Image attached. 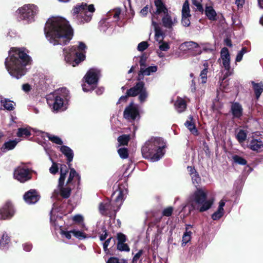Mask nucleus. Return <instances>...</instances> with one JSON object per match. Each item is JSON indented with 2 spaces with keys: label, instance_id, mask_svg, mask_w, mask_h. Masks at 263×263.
Wrapping results in <instances>:
<instances>
[{
  "label": "nucleus",
  "instance_id": "obj_1",
  "mask_svg": "<svg viewBox=\"0 0 263 263\" xmlns=\"http://www.w3.org/2000/svg\"><path fill=\"white\" fill-rule=\"evenodd\" d=\"M44 32L50 44L61 46L66 60V18L60 16L49 18L45 24Z\"/></svg>",
  "mask_w": 263,
  "mask_h": 263
},
{
  "label": "nucleus",
  "instance_id": "obj_2",
  "mask_svg": "<svg viewBox=\"0 0 263 263\" xmlns=\"http://www.w3.org/2000/svg\"><path fill=\"white\" fill-rule=\"evenodd\" d=\"M31 62L30 57L21 49L12 48L6 59L5 66L9 74L17 79L26 72L25 66Z\"/></svg>",
  "mask_w": 263,
  "mask_h": 263
},
{
  "label": "nucleus",
  "instance_id": "obj_3",
  "mask_svg": "<svg viewBox=\"0 0 263 263\" xmlns=\"http://www.w3.org/2000/svg\"><path fill=\"white\" fill-rule=\"evenodd\" d=\"M166 146V143L162 138L153 137L145 142L142 147L141 152L145 158L156 162L164 155Z\"/></svg>",
  "mask_w": 263,
  "mask_h": 263
},
{
  "label": "nucleus",
  "instance_id": "obj_4",
  "mask_svg": "<svg viewBox=\"0 0 263 263\" xmlns=\"http://www.w3.org/2000/svg\"><path fill=\"white\" fill-rule=\"evenodd\" d=\"M213 202V199H207V193L203 190L197 189L189 196L186 205L183 208L188 206L190 212L193 210L203 212L210 209Z\"/></svg>",
  "mask_w": 263,
  "mask_h": 263
},
{
  "label": "nucleus",
  "instance_id": "obj_5",
  "mask_svg": "<svg viewBox=\"0 0 263 263\" xmlns=\"http://www.w3.org/2000/svg\"><path fill=\"white\" fill-rule=\"evenodd\" d=\"M65 209L64 206H59L54 203L50 211V223L54 226L55 233L57 237L64 241L66 238L65 221L62 215H66Z\"/></svg>",
  "mask_w": 263,
  "mask_h": 263
},
{
  "label": "nucleus",
  "instance_id": "obj_6",
  "mask_svg": "<svg viewBox=\"0 0 263 263\" xmlns=\"http://www.w3.org/2000/svg\"><path fill=\"white\" fill-rule=\"evenodd\" d=\"M126 194V190H122L120 187L114 192V195H116L114 202L107 199L101 202L99 205V211L102 215H108L110 217H115L117 212L120 209L124 197Z\"/></svg>",
  "mask_w": 263,
  "mask_h": 263
},
{
  "label": "nucleus",
  "instance_id": "obj_7",
  "mask_svg": "<svg viewBox=\"0 0 263 263\" xmlns=\"http://www.w3.org/2000/svg\"><path fill=\"white\" fill-rule=\"evenodd\" d=\"M95 10L93 5H87L86 3H82L76 5L71 13L80 23L84 24L90 21Z\"/></svg>",
  "mask_w": 263,
  "mask_h": 263
},
{
  "label": "nucleus",
  "instance_id": "obj_8",
  "mask_svg": "<svg viewBox=\"0 0 263 263\" xmlns=\"http://www.w3.org/2000/svg\"><path fill=\"white\" fill-rule=\"evenodd\" d=\"M38 11V7L36 5L26 4L16 11V15L18 21H23L26 24H30L35 21L34 17Z\"/></svg>",
  "mask_w": 263,
  "mask_h": 263
},
{
  "label": "nucleus",
  "instance_id": "obj_9",
  "mask_svg": "<svg viewBox=\"0 0 263 263\" xmlns=\"http://www.w3.org/2000/svg\"><path fill=\"white\" fill-rule=\"evenodd\" d=\"M100 76V70L96 68L89 69L84 77V83L82 85L83 90L88 92L93 90L97 85Z\"/></svg>",
  "mask_w": 263,
  "mask_h": 263
},
{
  "label": "nucleus",
  "instance_id": "obj_10",
  "mask_svg": "<svg viewBox=\"0 0 263 263\" xmlns=\"http://www.w3.org/2000/svg\"><path fill=\"white\" fill-rule=\"evenodd\" d=\"M73 156L74 153L73 151L67 146V164L68 165L70 170L69 177L67 180V185L70 183L79 185L80 182V175L73 168L71 167V164L69 163L72 161Z\"/></svg>",
  "mask_w": 263,
  "mask_h": 263
},
{
  "label": "nucleus",
  "instance_id": "obj_11",
  "mask_svg": "<svg viewBox=\"0 0 263 263\" xmlns=\"http://www.w3.org/2000/svg\"><path fill=\"white\" fill-rule=\"evenodd\" d=\"M87 48L86 45L82 42L79 43L78 47L72 46L69 48V54L70 56L74 55L76 58L72 63V66L75 67L79 65L85 59V50Z\"/></svg>",
  "mask_w": 263,
  "mask_h": 263
},
{
  "label": "nucleus",
  "instance_id": "obj_12",
  "mask_svg": "<svg viewBox=\"0 0 263 263\" xmlns=\"http://www.w3.org/2000/svg\"><path fill=\"white\" fill-rule=\"evenodd\" d=\"M126 93L130 97L139 95L138 99L141 103L144 102L148 96L145 84L143 82L137 83L135 86L128 89Z\"/></svg>",
  "mask_w": 263,
  "mask_h": 263
},
{
  "label": "nucleus",
  "instance_id": "obj_13",
  "mask_svg": "<svg viewBox=\"0 0 263 263\" xmlns=\"http://www.w3.org/2000/svg\"><path fill=\"white\" fill-rule=\"evenodd\" d=\"M46 100L48 105L54 112L59 111L63 106V99L55 93L48 95Z\"/></svg>",
  "mask_w": 263,
  "mask_h": 263
},
{
  "label": "nucleus",
  "instance_id": "obj_14",
  "mask_svg": "<svg viewBox=\"0 0 263 263\" xmlns=\"http://www.w3.org/2000/svg\"><path fill=\"white\" fill-rule=\"evenodd\" d=\"M124 118L130 122H134L140 119V115L138 107L133 102L127 106L123 112Z\"/></svg>",
  "mask_w": 263,
  "mask_h": 263
},
{
  "label": "nucleus",
  "instance_id": "obj_15",
  "mask_svg": "<svg viewBox=\"0 0 263 263\" xmlns=\"http://www.w3.org/2000/svg\"><path fill=\"white\" fill-rule=\"evenodd\" d=\"M14 178L21 183L25 182L31 179L30 171L24 166H18L13 173Z\"/></svg>",
  "mask_w": 263,
  "mask_h": 263
},
{
  "label": "nucleus",
  "instance_id": "obj_16",
  "mask_svg": "<svg viewBox=\"0 0 263 263\" xmlns=\"http://www.w3.org/2000/svg\"><path fill=\"white\" fill-rule=\"evenodd\" d=\"M66 178V170H64L63 167L60 169V176L59 179L58 185L57 188L54 191L53 196L58 197L60 196L63 198H66V185H65V180Z\"/></svg>",
  "mask_w": 263,
  "mask_h": 263
},
{
  "label": "nucleus",
  "instance_id": "obj_17",
  "mask_svg": "<svg viewBox=\"0 0 263 263\" xmlns=\"http://www.w3.org/2000/svg\"><path fill=\"white\" fill-rule=\"evenodd\" d=\"M220 57L222 66L226 70L224 74V78H226L232 74L230 67V54L228 48L226 47L222 48L220 52Z\"/></svg>",
  "mask_w": 263,
  "mask_h": 263
},
{
  "label": "nucleus",
  "instance_id": "obj_18",
  "mask_svg": "<svg viewBox=\"0 0 263 263\" xmlns=\"http://www.w3.org/2000/svg\"><path fill=\"white\" fill-rule=\"evenodd\" d=\"M155 6L156 7V10L151 12L152 22L153 20H159L158 18L159 15L162 14L165 15L168 13V10L162 0L155 1Z\"/></svg>",
  "mask_w": 263,
  "mask_h": 263
},
{
  "label": "nucleus",
  "instance_id": "obj_19",
  "mask_svg": "<svg viewBox=\"0 0 263 263\" xmlns=\"http://www.w3.org/2000/svg\"><path fill=\"white\" fill-rule=\"evenodd\" d=\"M14 213L12 203L8 201L0 208V219H9L14 215Z\"/></svg>",
  "mask_w": 263,
  "mask_h": 263
},
{
  "label": "nucleus",
  "instance_id": "obj_20",
  "mask_svg": "<svg viewBox=\"0 0 263 263\" xmlns=\"http://www.w3.org/2000/svg\"><path fill=\"white\" fill-rule=\"evenodd\" d=\"M191 17L189 3L187 0L184 3L182 9V20L181 23L185 27L190 25V18Z\"/></svg>",
  "mask_w": 263,
  "mask_h": 263
},
{
  "label": "nucleus",
  "instance_id": "obj_21",
  "mask_svg": "<svg viewBox=\"0 0 263 263\" xmlns=\"http://www.w3.org/2000/svg\"><path fill=\"white\" fill-rule=\"evenodd\" d=\"M24 199L28 204H34L39 200L40 196L35 190L31 189L24 194Z\"/></svg>",
  "mask_w": 263,
  "mask_h": 263
},
{
  "label": "nucleus",
  "instance_id": "obj_22",
  "mask_svg": "<svg viewBox=\"0 0 263 263\" xmlns=\"http://www.w3.org/2000/svg\"><path fill=\"white\" fill-rule=\"evenodd\" d=\"M152 25L155 32V38L156 41L159 44L163 42L165 34L163 32L160 24L156 21L153 20Z\"/></svg>",
  "mask_w": 263,
  "mask_h": 263
},
{
  "label": "nucleus",
  "instance_id": "obj_23",
  "mask_svg": "<svg viewBox=\"0 0 263 263\" xmlns=\"http://www.w3.org/2000/svg\"><path fill=\"white\" fill-rule=\"evenodd\" d=\"M157 70L158 67L156 65L151 66L146 68L140 67L137 80L140 81L143 79V76H150L152 73L156 72Z\"/></svg>",
  "mask_w": 263,
  "mask_h": 263
},
{
  "label": "nucleus",
  "instance_id": "obj_24",
  "mask_svg": "<svg viewBox=\"0 0 263 263\" xmlns=\"http://www.w3.org/2000/svg\"><path fill=\"white\" fill-rule=\"evenodd\" d=\"M199 44L193 41L185 42L182 43L180 46V48L182 50L184 51H195L198 52V53L200 54L201 53V50H196L199 48Z\"/></svg>",
  "mask_w": 263,
  "mask_h": 263
},
{
  "label": "nucleus",
  "instance_id": "obj_25",
  "mask_svg": "<svg viewBox=\"0 0 263 263\" xmlns=\"http://www.w3.org/2000/svg\"><path fill=\"white\" fill-rule=\"evenodd\" d=\"M162 22L163 25L165 28L170 29L173 28L177 21L176 17L172 18V17L167 13L164 15L162 18Z\"/></svg>",
  "mask_w": 263,
  "mask_h": 263
},
{
  "label": "nucleus",
  "instance_id": "obj_26",
  "mask_svg": "<svg viewBox=\"0 0 263 263\" xmlns=\"http://www.w3.org/2000/svg\"><path fill=\"white\" fill-rule=\"evenodd\" d=\"M248 146L252 151L259 153L262 151L263 142L260 139H252Z\"/></svg>",
  "mask_w": 263,
  "mask_h": 263
},
{
  "label": "nucleus",
  "instance_id": "obj_27",
  "mask_svg": "<svg viewBox=\"0 0 263 263\" xmlns=\"http://www.w3.org/2000/svg\"><path fill=\"white\" fill-rule=\"evenodd\" d=\"M189 174L192 178L193 184L197 187L201 182V178L194 167L188 166L187 167Z\"/></svg>",
  "mask_w": 263,
  "mask_h": 263
},
{
  "label": "nucleus",
  "instance_id": "obj_28",
  "mask_svg": "<svg viewBox=\"0 0 263 263\" xmlns=\"http://www.w3.org/2000/svg\"><path fill=\"white\" fill-rule=\"evenodd\" d=\"M226 200L224 199L221 200L219 202L218 209L212 215V218L214 220H217L219 219L224 214L223 207L225 205Z\"/></svg>",
  "mask_w": 263,
  "mask_h": 263
},
{
  "label": "nucleus",
  "instance_id": "obj_29",
  "mask_svg": "<svg viewBox=\"0 0 263 263\" xmlns=\"http://www.w3.org/2000/svg\"><path fill=\"white\" fill-rule=\"evenodd\" d=\"M231 110L234 118H240L242 115L243 108L242 105L238 102L232 103Z\"/></svg>",
  "mask_w": 263,
  "mask_h": 263
},
{
  "label": "nucleus",
  "instance_id": "obj_30",
  "mask_svg": "<svg viewBox=\"0 0 263 263\" xmlns=\"http://www.w3.org/2000/svg\"><path fill=\"white\" fill-rule=\"evenodd\" d=\"M84 217L80 214H75L69 218V220H71L73 223L80 225L81 228L86 230L87 228L84 224Z\"/></svg>",
  "mask_w": 263,
  "mask_h": 263
},
{
  "label": "nucleus",
  "instance_id": "obj_31",
  "mask_svg": "<svg viewBox=\"0 0 263 263\" xmlns=\"http://www.w3.org/2000/svg\"><path fill=\"white\" fill-rule=\"evenodd\" d=\"M174 105L175 109L179 113L184 111L186 108V103L185 100L181 98H178L177 99Z\"/></svg>",
  "mask_w": 263,
  "mask_h": 263
},
{
  "label": "nucleus",
  "instance_id": "obj_32",
  "mask_svg": "<svg viewBox=\"0 0 263 263\" xmlns=\"http://www.w3.org/2000/svg\"><path fill=\"white\" fill-rule=\"evenodd\" d=\"M251 84L254 91L255 98L257 100H258L263 92V83L262 82L255 83L253 81H252Z\"/></svg>",
  "mask_w": 263,
  "mask_h": 263
},
{
  "label": "nucleus",
  "instance_id": "obj_33",
  "mask_svg": "<svg viewBox=\"0 0 263 263\" xmlns=\"http://www.w3.org/2000/svg\"><path fill=\"white\" fill-rule=\"evenodd\" d=\"M10 238L6 232H4L0 239V249L6 250L8 248Z\"/></svg>",
  "mask_w": 263,
  "mask_h": 263
},
{
  "label": "nucleus",
  "instance_id": "obj_34",
  "mask_svg": "<svg viewBox=\"0 0 263 263\" xmlns=\"http://www.w3.org/2000/svg\"><path fill=\"white\" fill-rule=\"evenodd\" d=\"M210 0H192L193 5L196 7V9L200 12L203 11V7H206Z\"/></svg>",
  "mask_w": 263,
  "mask_h": 263
},
{
  "label": "nucleus",
  "instance_id": "obj_35",
  "mask_svg": "<svg viewBox=\"0 0 263 263\" xmlns=\"http://www.w3.org/2000/svg\"><path fill=\"white\" fill-rule=\"evenodd\" d=\"M193 117L192 116H190L189 120H187L185 123V125L192 134L197 135L198 130L195 127V124L193 121Z\"/></svg>",
  "mask_w": 263,
  "mask_h": 263
},
{
  "label": "nucleus",
  "instance_id": "obj_36",
  "mask_svg": "<svg viewBox=\"0 0 263 263\" xmlns=\"http://www.w3.org/2000/svg\"><path fill=\"white\" fill-rule=\"evenodd\" d=\"M205 13L208 18L211 21H215L216 20V13L214 9L211 6L205 7Z\"/></svg>",
  "mask_w": 263,
  "mask_h": 263
},
{
  "label": "nucleus",
  "instance_id": "obj_37",
  "mask_svg": "<svg viewBox=\"0 0 263 263\" xmlns=\"http://www.w3.org/2000/svg\"><path fill=\"white\" fill-rule=\"evenodd\" d=\"M16 135L18 137L20 138H26L30 136V127H21L18 128Z\"/></svg>",
  "mask_w": 263,
  "mask_h": 263
},
{
  "label": "nucleus",
  "instance_id": "obj_38",
  "mask_svg": "<svg viewBox=\"0 0 263 263\" xmlns=\"http://www.w3.org/2000/svg\"><path fill=\"white\" fill-rule=\"evenodd\" d=\"M45 136L48 138L49 140L57 145H62L63 143L61 138L57 136H55L48 133H46Z\"/></svg>",
  "mask_w": 263,
  "mask_h": 263
},
{
  "label": "nucleus",
  "instance_id": "obj_39",
  "mask_svg": "<svg viewBox=\"0 0 263 263\" xmlns=\"http://www.w3.org/2000/svg\"><path fill=\"white\" fill-rule=\"evenodd\" d=\"M18 141L16 139L7 141L4 143V148L7 151L13 149L16 146Z\"/></svg>",
  "mask_w": 263,
  "mask_h": 263
},
{
  "label": "nucleus",
  "instance_id": "obj_40",
  "mask_svg": "<svg viewBox=\"0 0 263 263\" xmlns=\"http://www.w3.org/2000/svg\"><path fill=\"white\" fill-rule=\"evenodd\" d=\"M232 159L234 163L241 165H245L247 163L243 158L237 155L232 156Z\"/></svg>",
  "mask_w": 263,
  "mask_h": 263
},
{
  "label": "nucleus",
  "instance_id": "obj_41",
  "mask_svg": "<svg viewBox=\"0 0 263 263\" xmlns=\"http://www.w3.org/2000/svg\"><path fill=\"white\" fill-rule=\"evenodd\" d=\"M4 108L8 110H12L14 109V102L8 99H5L4 101L2 100Z\"/></svg>",
  "mask_w": 263,
  "mask_h": 263
},
{
  "label": "nucleus",
  "instance_id": "obj_42",
  "mask_svg": "<svg viewBox=\"0 0 263 263\" xmlns=\"http://www.w3.org/2000/svg\"><path fill=\"white\" fill-rule=\"evenodd\" d=\"M97 232L98 234L100 235V240L103 241L106 238L107 233L106 232V228L104 225L101 226V231L100 230V229L98 228L97 229Z\"/></svg>",
  "mask_w": 263,
  "mask_h": 263
},
{
  "label": "nucleus",
  "instance_id": "obj_43",
  "mask_svg": "<svg viewBox=\"0 0 263 263\" xmlns=\"http://www.w3.org/2000/svg\"><path fill=\"white\" fill-rule=\"evenodd\" d=\"M247 135V133L241 129L237 133L236 138L240 143H242L246 140Z\"/></svg>",
  "mask_w": 263,
  "mask_h": 263
},
{
  "label": "nucleus",
  "instance_id": "obj_44",
  "mask_svg": "<svg viewBox=\"0 0 263 263\" xmlns=\"http://www.w3.org/2000/svg\"><path fill=\"white\" fill-rule=\"evenodd\" d=\"M74 34L73 28L69 24V22L67 21V42L70 41Z\"/></svg>",
  "mask_w": 263,
  "mask_h": 263
},
{
  "label": "nucleus",
  "instance_id": "obj_45",
  "mask_svg": "<svg viewBox=\"0 0 263 263\" xmlns=\"http://www.w3.org/2000/svg\"><path fill=\"white\" fill-rule=\"evenodd\" d=\"M72 234L77 238L82 240L86 238V235L83 232L79 230H73L72 231Z\"/></svg>",
  "mask_w": 263,
  "mask_h": 263
},
{
  "label": "nucleus",
  "instance_id": "obj_46",
  "mask_svg": "<svg viewBox=\"0 0 263 263\" xmlns=\"http://www.w3.org/2000/svg\"><path fill=\"white\" fill-rule=\"evenodd\" d=\"M192 232H185L182 237V246H184L191 240Z\"/></svg>",
  "mask_w": 263,
  "mask_h": 263
},
{
  "label": "nucleus",
  "instance_id": "obj_47",
  "mask_svg": "<svg viewBox=\"0 0 263 263\" xmlns=\"http://www.w3.org/2000/svg\"><path fill=\"white\" fill-rule=\"evenodd\" d=\"M248 49L246 47H243L240 51H239V52L237 53L236 58L235 61L236 62H240L243 58V55L246 53L248 52Z\"/></svg>",
  "mask_w": 263,
  "mask_h": 263
},
{
  "label": "nucleus",
  "instance_id": "obj_48",
  "mask_svg": "<svg viewBox=\"0 0 263 263\" xmlns=\"http://www.w3.org/2000/svg\"><path fill=\"white\" fill-rule=\"evenodd\" d=\"M129 140V135H122L118 137V141L120 145H127Z\"/></svg>",
  "mask_w": 263,
  "mask_h": 263
},
{
  "label": "nucleus",
  "instance_id": "obj_49",
  "mask_svg": "<svg viewBox=\"0 0 263 263\" xmlns=\"http://www.w3.org/2000/svg\"><path fill=\"white\" fill-rule=\"evenodd\" d=\"M117 249L120 251L129 252L130 248L127 243L125 242L117 243Z\"/></svg>",
  "mask_w": 263,
  "mask_h": 263
},
{
  "label": "nucleus",
  "instance_id": "obj_50",
  "mask_svg": "<svg viewBox=\"0 0 263 263\" xmlns=\"http://www.w3.org/2000/svg\"><path fill=\"white\" fill-rule=\"evenodd\" d=\"M121 14V10L119 8L116 9L113 11L109 12L108 13L109 16H112L116 21H118L119 20V15Z\"/></svg>",
  "mask_w": 263,
  "mask_h": 263
},
{
  "label": "nucleus",
  "instance_id": "obj_51",
  "mask_svg": "<svg viewBox=\"0 0 263 263\" xmlns=\"http://www.w3.org/2000/svg\"><path fill=\"white\" fill-rule=\"evenodd\" d=\"M118 153L122 159H126L128 156V150L126 148H120L118 150Z\"/></svg>",
  "mask_w": 263,
  "mask_h": 263
},
{
  "label": "nucleus",
  "instance_id": "obj_52",
  "mask_svg": "<svg viewBox=\"0 0 263 263\" xmlns=\"http://www.w3.org/2000/svg\"><path fill=\"white\" fill-rule=\"evenodd\" d=\"M203 50L206 52H212L214 50V48L213 46H212L209 43H203L201 44Z\"/></svg>",
  "mask_w": 263,
  "mask_h": 263
},
{
  "label": "nucleus",
  "instance_id": "obj_53",
  "mask_svg": "<svg viewBox=\"0 0 263 263\" xmlns=\"http://www.w3.org/2000/svg\"><path fill=\"white\" fill-rule=\"evenodd\" d=\"M207 73L208 70L206 69H203L200 72V77L202 83H205L206 82Z\"/></svg>",
  "mask_w": 263,
  "mask_h": 263
},
{
  "label": "nucleus",
  "instance_id": "obj_54",
  "mask_svg": "<svg viewBox=\"0 0 263 263\" xmlns=\"http://www.w3.org/2000/svg\"><path fill=\"white\" fill-rule=\"evenodd\" d=\"M159 48L162 51H166L170 49V45L168 43L163 42L159 44Z\"/></svg>",
  "mask_w": 263,
  "mask_h": 263
},
{
  "label": "nucleus",
  "instance_id": "obj_55",
  "mask_svg": "<svg viewBox=\"0 0 263 263\" xmlns=\"http://www.w3.org/2000/svg\"><path fill=\"white\" fill-rule=\"evenodd\" d=\"M148 46V44L147 42L143 41L140 43L137 47V49L140 51H143L145 50Z\"/></svg>",
  "mask_w": 263,
  "mask_h": 263
},
{
  "label": "nucleus",
  "instance_id": "obj_56",
  "mask_svg": "<svg viewBox=\"0 0 263 263\" xmlns=\"http://www.w3.org/2000/svg\"><path fill=\"white\" fill-rule=\"evenodd\" d=\"M59 170L58 164L52 161V166L49 168V172L52 174H55L58 173Z\"/></svg>",
  "mask_w": 263,
  "mask_h": 263
},
{
  "label": "nucleus",
  "instance_id": "obj_57",
  "mask_svg": "<svg viewBox=\"0 0 263 263\" xmlns=\"http://www.w3.org/2000/svg\"><path fill=\"white\" fill-rule=\"evenodd\" d=\"M173 211V208L171 206H169L163 210L162 214L163 216H170L172 215Z\"/></svg>",
  "mask_w": 263,
  "mask_h": 263
},
{
  "label": "nucleus",
  "instance_id": "obj_58",
  "mask_svg": "<svg viewBox=\"0 0 263 263\" xmlns=\"http://www.w3.org/2000/svg\"><path fill=\"white\" fill-rule=\"evenodd\" d=\"M118 243L125 242L126 241V236L122 233H118L117 235Z\"/></svg>",
  "mask_w": 263,
  "mask_h": 263
},
{
  "label": "nucleus",
  "instance_id": "obj_59",
  "mask_svg": "<svg viewBox=\"0 0 263 263\" xmlns=\"http://www.w3.org/2000/svg\"><path fill=\"white\" fill-rule=\"evenodd\" d=\"M143 253L142 250H139L134 256L132 263H137L138 260L140 258Z\"/></svg>",
  "mask_w": 263,
  "mask_h": 263
},
{
  "label": "nucleus",
  "instance_id": "obj_60",
  "mask_svg": "<svg viewBox=\"0 0 263 263\" xmlns=\"http://www.w3.org/2000/svg\"><path fill=\"white\" fill-rule=\"evenodd\" d=\"M148 11H149V8H148V6L147 5L141 10L140 13L141 16H145L147 15V14L148 13Z\"/></svg>",
  "mask_w": 263,
  "mask_h": 263
},
{
  "label": "nucleus",
  "instance_id": "obj_61",
  "mask_svg": "<svg viewBox=\"0 0 263 263\" xmlns=\"http://www.w3.org/2000/svg\"><path fill=\"white\" fill-rule=\"evenodd\" d=\"M23 249L25 251L29 252L32 249V245L30 243H25L23 245Z\"/></svg>",
  "mask_w": 263,
  "mask_h": 263
},
{
  "label": "nucleus",
  "instance_id": "obj_62",
  "mask_svg": "<svg viewBox=\"0 0 263 263\" xmlns=\"http://www.w3.org/2000/svg\"><path fill=\"white\" fill-rule=\"evenodd\" d=\"M245 3V0H235V4L238 9L242 8Z\"/></svg>",
  "mask_w": 263,
  "mask_h": 263
},
{
  "label": "nucleus",
  "instance_id": "obj_63",
  "mask_svg": "<svg viewBox=\"0 0 263 263\" xmlns=\"http://www.w3.org/2000/svg\"><path fill=\"white\" fill-rule=\"evenodd\" d=\"M112 239V237H110L108 239H107L103 243V248L104 250L106 251L107 250V247L109 246V244L111 241V240Z\"/></svg>",
  "mask_w": 263,
  "mask_h": 263
},
{
  "label": "nucleus",
  "instance_id": "obj_64",
  "mask_svg": "<svg viewBox=\"0 0 263 263\" xmlns=\"http://www.w3.org/2000/svg\"><path fill=\"white\" fill-rule=\"evenodd\" d=\"M119 259L116 257H110L106 263H119Z\"/></svg>",
  "mask_w": 263,
  "mask_h": 263
}]
</instances>
